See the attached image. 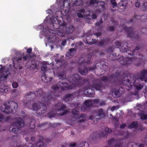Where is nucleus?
I'll return each mask as SVG.
<instances>
[{
    "instance_id": "obj_54",
    "label": "nucleus",
    "mask_w": 147,
    "mask_h": 147,
    "mask_svg": "<svg viewBox=\"0 0 147 147\" xmlns=\"http://www.w3.org/2000/svg\"><path fill=\"white\" fill-rule=\"evenodd\" d=\"M103 22V21L102 19L100 20L99 21L96 22L95 24V25L96 26H99L100 24H102Z\"/></svg>"
},
{
    "instance_id": "obj_45",
    "label": "nucleus",
    "mask_w": 147,
    "mask_h": 147,
    "mask_svg": "<svg viewBox=\"0 0 147 147\" xmlns=\"http://www.w3.org/2000/svg\"><path fill=\"white\" fill-rule=\"evenodd\" d=\"M9 118V117L7 116L5 117H4L3 115H0V121H3V120H8Z\"/></svg>"
},
{
    "instance_id": "obj_24",
    "label": "nucleus",
    "mask_w": 147,
    "mask_h": 147,
    "mask_svg": "<svg viewBox=\"0 0 147 147\" xmlns=\"http://www.w3.org/2000/svg\"><path fill=\"white\" fill-rule=\"evenodd\" d=\"M74 98V94L72 93H67L65 94L63 100L66 102H67L70 100H71Z\"/></svg>"
},
{
    "instance_id": "obj_3",
    "label": "nucleus",
    "mask_w": 147,
    "mask_h": 147,
    "mask_svg": "<svg viewBox=\"0 0 147 147\" xmlns=\"http://www.w3.org/2000/svg\"><path fill=\"white\" fill-rule=\"evenodd\" d=\"M66 108L64 105L63 104L60 106V103H58L55 105L53 110L48 113L47 115L50 119L54 117L57 114L60 116H63L67 112Z\"/></svg>"
},
{
    "instance_id": "obj_34",
    "label": "nucleus",
    "mask_w": 147,
    "mask_h": 147,
    "mask_svg": "<svg viewBox=\"0 0 147 147\" xmlns=\"http://www.w3.org/2000/svg\"><path fill=\"white\" fill-rule=\"evenodd\" d=\"M91 58V56H88V57H87L84 59L82 58L83 60H82V63H86L88 64L89 63H90Z\"/></svg>"
},
{
    "instance_id": "obj_31",
    "label": "nucleus",
    "mask_w": 147,
    "mask_h": 147,
    "mask_svg": "<svg viewBox=\"0 0 147 147\" xmlns=\"http://www.w3.org/2000/svg\"><path fill=\"white\" fill-rule=\"evenodd\" d=\"M91 36L90 35L89 36H87L86 37V41L87 44L89 45H91L93 44H94L96 42V40L95 39H92V41H89V38H90V36Z\"/></svg>"
},
{
    "instance_id": "obj_18",
    "label": "nucleus",
    "mask_w": 147,
    "mask_h": 147,
    "mask_svg": "<svg viewBox=\"0 0 147 147\" xmlns=\"http://www.w3.org/2000/svg\"><path fill=\"white\" fill-rule=\"evenodd\" d=\"M57 67H61L62 65H64V60L63 59V57L59 55H57L55 59Z\"/></svg>"
},
{
    "instance_id": "obj_19",
    "label": "nucleus",
    "mask_w": 147,
    "mask_h": 147,
    "mask_svg": "<svg viewBox=\"0 0 147 147\" xmlns=\"http://www.w3.org/2000/svg\"><path fill=\"white\" fill-rule=\"evenodd\" d=\"M124 29L125 31L127 32V37H130L131 38H135L137 39L139 37L138 35H136V37L134 36V33L133 32L132 28L130 27H125Z\"/></svg>"
},
{
    "instance_id": "obj_9",
    "label": "nucleus",
    "mask_w": 147,
    "mask_h": 147,
    "mask_svg": "<svg viewBox=\"0 0 147 147\" xmlns=\"http://www.w3.org/2000/svg\"><path fill=\"white\" fill-rule=\"evenodd\" d=\"M16 119L17 121L14 124L16 127L12 128V132L15 134L17 133L19 129L24 126V121L22 118L18 117Z\"/></svg>"
},
{
    "instance_id": "obj_29",
    "label": "nucleus",
    "mask_w": 147,
    "mask_h": 147,
    "mask_svg": "<svg viewBox=\"0 0 147 147\" xmlns=\"http://www.w3.org/2000/svg\"><path fill=\"white\" fill-rule=\"evenodd\" d=\"M138 126V121H137L133 122L130 124L129 125L128 127L130 129L132 128L137 129Z\"/></svg>"
},
{
    "instance_id": "obj_39",
    "label": "nucleus",
    "mask_w": 147,
    "mask_h": 147,
    "mask_svg": "<svg viewBox=\"0 0 147 147\" xmlns=\"http://www.w3.org/2000/svg\"><path fill=\"white\" fill-rule=\"evenodd\" d=\"M24 106L28 108H30V105L31 104V102L30 100H27L26 101L25 100L24 101Z\"/></svg>"
},
{
    "instance_id": "obj_32",
    "label": "nucleus",
    "mask_w": 147,
    "mask_h": 147,
    "mask_svg": "<svg viewBox=\"0 0 147 147\" xmlns=\"http://www.w3.org/2000/svg\"><path fill=\"white\" fill-rule=\"evenodd\" d=\"M72 114L74 116L76 119H78L79 117V112L75 109H73L71 111Z\"/></svg>"
},
{
    "instance_id": "obj_16",
    "label": "nucleus",
    "mask_w": 147,
    "mask_h": 147,
    "mask_svg": "<svg viewBox=\"0 0 147 147\" xmlns=\"http://www.w3.org/2000/svg\"><path fill=\"white\" fill-rule=\"evenodd\" d=\"M0 66L1 67L0 68V71L2 74L0 76V81H4L6 80L9 73L7 70L3 72V70L5 68V66L3 67L2 65H0Z\"/></svg>"
},
{
    "instance_id": "obj_14",
    "label": "nucleus",
    "mask_w": 147,
    "mask_h": 147,
    "mask_svg": "<svg viewBox=\"0 0 147 147\" xmlns=\"http://www.w3.org/2000/svg\"><path fill=\"white\" fill-rule=\"evenodd\" d=\"M118 60L121 65L127 66L131 64L132 61V57L129 58L128 57H124L122 56L119 58Z\"/></svg>"
},
{
    "instance_id": "obj_35",
    "label": "nucleus",
    "mask_w": 147,
    "mask_h": 147,
    "mask_svg": "<svg viewBox=\"0 0 147 147\" xmlns=\"http://www.w3.org/2000/svg\"><path fill=\"white\" fill-rule=\"evenodd\" d=\"M103 63V62H100V64L102 65V69L105 71H107L108 69V63Z\"/></svg>"
},
{
    "instance_id": "obj_8",
    "label": "nucleus",
    "mask_w": 147,
    "mask_h": 147,
    "mask_svg": "<svg viewBox=\"0 0 147 147\" xmlns=\"http://www.w3.org/2000/svg\"><path fill=\"white\" fill-rule=\"evenodd\" d=\"M68 81L72 85L76 86H80L82 82V78L77 74H76L68 78Z\"/></svg>"
},
{
    "instance_id": "obj_47",
    "label": "nucleus",
    "mask_w": 147,
    "mask_h": 147,
    "mask_svg": "<svg viewBox=\"0 0 147 147\" xmlns=\"http://www.w3.org/2000/svg\"><path fill=\"white\" fill-rule=\"evenodd\" d=\"M105 102L104 101H102L101 102H100V100L99 99V102H98L96 105H98L97 107H101L104 106L105 105Z\"/></svg>"
},
{
    "instance_id": "obj_50",
    "label": "nucleus",
    "mask_w": 147,
    "mask_h": 147,
    "mask_svg": "<svg viewBox=\"0 0 147 147\" xmlns=\"http://www.w3.org/2000/svg\"><path fill=\"white\" fill-rule=\"evenodd\" d=\"M12 87L13 88H16L19 86L18 83L16 82H14L12 84Z\"/></svg>"
},
{
    "instance_id": "obj_61",
    "label": "nucleus",
    "mask_w": 147,
    "mask_h": 147,
    "mask_svg": "<svg viewBox=\"0 0 147 147\" xmlns=\"http://www.w3.org/2000/svg\"><path fill=\"white\" fill-rule=\"evenodd\" d=\"M111 2L113 5V6L112 7L113 8L114 7V6H116L117 5V3L115 2V0H111Z\"/></svg>"
},
{
    "instance_id": "obj_63",
    "label": "nucleus",
    "mask_w": 147,
    "mask_h": 147,
    "mask_svg": "<svg viewBox=\"0 0 147 147\" xmlns=\"http://www.w3.org/2000/svg\"><path fill=\"white\" fill-rule=\"evenodd\" d=\"M77 16L79 18H83L84 15L81 13H78L77 14Z\"/></svg>"
},
{
    "instance_id": "obj_21",
    "label": "nucleus",
    "mask_w": 147,
    "mask_h": 147,
    "mask_svg": "<svg viewBox=\"0 0 147 147\" xmlns=\"http://www.w3.org/2000/svg\"><path fill=\"white\" fill-rule=\"evenodd\" d=\"M76 48H71L68 49L69 51L65 55L66 58L67 59H71L72 57L74 56L76 51Z\"/></svg>"
},
{
    "instance_id": "obj_4",
    "label": "nucleus",
    "mask_w": 147,
    "mask_h": 147,
    "mask_svg": "<svg viewBox=\"0 0 147 147\" xmlns=\"http://www.w3.org/2000/svg\"><path fill=\"white\" fill-rule=\"evenodd\" d=\"M1 109L4 113H14L18 110V105L16 102L13 101L6 102L3 104Z\"/></svg>"
},
{
    "instance_id": "obj_17",
    "label": "nucleus",
    "mask_w": 147,
    "mask_h": 147,
    "mask_svg": "<svg viewBox=\"0 0 147 147\" xmlns=\"http://www.w3.org/2000/svg\"><path fill=\"white\" fill-rule=\"evenodd\" d=\"M26 67L30 69H34L38 67V65L34 60L32 59L27 62Z\"/></svg>"
},
{
    "instance_id": "obj_64",
    "label": "nucleus",
    "mask_w": 147,
    "mask_h": 147,
    "mask_svg": "<svg viewBox=\"0 0 147 147\" xmlns=\"http://www.w3.org/2000/svg\"><path fill=\"white\" fill-rule=\"evenodd\" d=\"M32 49L31 48H28L26 52L28 54L30 53L32 51Z\"/></svg>"
},
{
    "instance_id": "obj_40",
    "label": "nucleus",
    "mask_w": 147,
    "mask_h": 147,
    "mask_svg": "<svg viewBox=\"0 0 147 147\" xmlns=\"http://www.w3.org/2000/svg\"><path fill=\"white\" fill-rule=\"evenodd\" d=\"M66 74L65 72L63 71L58 73L57 74V77L61 79L63 77L65 76Z\"/></svg>"
},
{
    "instance_id": "obj_49",
    "label": "nucleus",
    "mask_w": 147,
    "mask_h": 147,
    "mask_svg": "<svg viewBox=\"0 0 147 147\" xmlns=\"http://www.w3.org/2000/svg\"><path fill=\"white\" fill-rule=\"evenodd\" d=\"M142 8L143 10L147 11V2H146L143 3Z\"/></svg>"
},
{
    "instance_id": "obj_55",
    "label": "nucleus",
    "mask_w": 147,
    "mask_h": 147,
    "mask_svg": "<svg viewBox=\"0 0 147 147\" xmlns=\"http://www.w3.org/2000/svg\"><path fill=\"white\" fill-rule=\"evenodd\" d=\"M114 141V139L113 138H111L109 140L107 143L109 145H110L112 144Z\"/></svg>"
},
{
    "instance_id": "obj_12",
    "label": "nucleus",
    "mask_w": 147,
    "mask_h": 147,
    "mask_svg": "<svg viewBox=\"0 0 147 147\" xmlns=\"http://www.w3.org/2000/svg\"><path fill=\"white\" fill-rule=\"evenodd\" d=\"M91 87L97 90L102 91L105 88L99 80L95 78L93 81Z\"/></svg>"
},
{
    "instance_id": "obj_44",
    "label": "nucleus",
    "mask_w": 147,
    "mask_h": 147,
    "mask_svg": "<svg viewBox=\"0 0 147 147\" xmlns=\"http://www.w3.org/2000/svg\"><path fill=\"white\" fill-rule=\"evenodd\" d=\"M85 18H86L87 19L89 18V17L90 16V11L88 9H86V10H85V13L84 15Z\"/></svg>"
},
{
    "instance_id": "obj_56",
    "label": "nucleus",
    "mask_w": 147,
    "mask_h": 147,
    "mask_svg": "<svg viewBox=\"0 0 147 147\" xmlns=\"http://www.w3.org/2000/svg\"><path fill=\"white\" fill-rule=\"evenodd\" d=\"M105 130L107 133H110L112 132L111 129L107 127H106L105 128Z\"/></svg>"
},
{
    "instance_id": "obj_30",
    "label": "nucleus",
    "mask_w": 147,
    "mask_h": 147,
    "mask_svg": "<svg viewBox=\"0 0 147 147\" xmlns=\"http://www.w3.org/2000/svg\"><path fill=\"white\" fill-rule=\"evenodd\" d=\"M74 26L71 25L68 27L66 26L65 28V31L68 34L71 33L74 31Z\"/></svg>"
},
{
    "instance_id": "obj_46",
    "label": "nucleus",
    "mask_w": 147,
    "mask_h": 147,
    "mask_svg": "<svg viewBox=\"0 0 147 147\" xmlns=\"http://www.w3.org/2000/svg\"><path fill=\"white\" fill-rule=\"evenodd\" d=\"M98 0H90L89 2V4L90 5H93L96 3H98Z\"/></svg>"
},
{
    "instance_id": "obj_2",
    "label": "nucleus",
    "mask_w": 147,
    "mask_h": 147,
    "mask_svg": "<svg viewBox=\"0 0 147 147\" xmlns=\"http://www.w3.org/2000/svg\"><path fill=\"white\" fill-rule=\"evenodd\" d=\"M139 80L147 82V70H142L138 75V79L136 80L134 78L130 77L129 79L128 76H126L123 79L122 83L128 87L134 85L136 88L140 90L143 88L144 86L140 82H137Z\"/></svg>"
},
{
    "instance_id": "obj_60",
    "label": "nucleus",
    "mask_w": 147,
    "mask_h": 147,
    "mask_svg": "<svg viewBox=\"0 0 147 147\" xmlns=\"http://www.w3.org/2000/svg\"><path fill=\"white\" fill-rule=\"evenodd\" d=\"M141 31L142 33L146 34L147 32V28H142L141 30Z\"/></svg>"
},
{
    "instance_id": "obj_48",
    "label": "nucleus",
    "mask_w": 147,
    "mask_h": 147,
    "mask_svg": "<svg viewBox=\"0 0 147 147\" xmlns=\"http://www.w3.org/2000/svg\"><path fill=\"white\" fill-rule=\"evenodd\" d=\"M47 66L45 64H43L42 65L41 67V69L42 71H44V72H46L47 70Z\"/></svg>"
},
{
    "instance_id": "obj_15",
    "label": "nucleus",
    "mask_w": 147,
    "mask_h": 147,
    "mask_svg": "<svg viewBox=\"0 0 147 147\" xmlns=\"http://www.w3.org/2000/svg\"><path fill=\"white\" fill-rule=\"evenodd\" d=\"M99 102V99H94L93 100L88 99L84 101V104L87 109H90L93 106V104H97Z\"/></svg>"
},
{
    "instance_id": "obj_1",
    "label": "nucleus",
    "mask_w": 147,
    "mask_h": 147,
    "mask_svg": "<svg viewBox=\"0 0 147 147\" xmlns=\"http://www.w3.org/2000/svg\"><path fill=\"white\" fill-rule=\"evenodd\" d=\"M44 92L42 88H39L37 89L35 92H30L26 94V96H29L33 95L36 96L40 98L42 103L38 102H34L32 105V110L34 111H39L42 107V109L41 111V113L38 114L40 115H43L46 112L47 109V106L48 105L51 103L48 101L46 97L43 94Z\"/></svg>"
},
{
    "instance_id": "obj_36",
    "label": "nucleus",
    "mask_w": 147,
    "mask_h": 147,
    "mask_svg": "<svg viewBox=\"0 0 147 147\" xmlns=\"http://www.w3.org/2000/svg\"><path fill=\"white\" fill-rule=\"evenodd\" d=\"M139 115L141 120H144L147 119V115L144 113L143 112L140 113Z\"/></svg>"
},
{
    "instance_id": "obj_33",
    "label": "nucleus",
    "mask_w": 147,
    "mask_h": 147,
    "mask_svg": "<svg viewBox=\"0 0 147 147\" xmlns=\"http://www.w3.org/2000/svg\"><path fill=\"white\" fill-rule=\"evenodd\" d=\"M127 3L126 1H121L119 4V5L120 7H121V9H125L127 5Z\"/></svg>"
},
{
    "instance_id": "obj_38",
    "label": "nucleus",
    "mask_w": 147,
    "mask_h": 147,
    "mask_svg": "<svg viewBox=\"0 0 147 147\" xmlns=\"http://www.w3.org/2000/svg\"><path fill=\"white\" fill-rule=\"evenodd\" d=\"M37 147H47V144L42 142H38L36 144Z\"/></svg>"
},
{
    "instance_id": "obj_13",
    "label": "nucleus",
    "mask_w": 147,
    "mask_h": 147,
    "mask_svg": "<svg viewBox=\"0 0 147 147\" xmlns=\"http://www.w3.org/2000/svg\"><path fill=\"white\" fill-rule=\"evenodd\" d=\"M124 91V89L123 87H120L118 89L113 88L112 89V94L114 97L118 98L119 97Z\"/></svg>"
},
{
    "instance_id": "obj_57",
    "label": "nucleus",
    "mask_w": 147,
    "mask_h": 147,
    "mask_svg": "<svg viewBox=\"0 0 147 147\" xmlns=\"http://www.w3.org/2000/svg\"><path fill=\"white\" fill-rule=\"evenodd\" d=\"M107 52H109L110 53L113 52V49L111 47H108L107 49Z\"/></svg>"
},
{
    "instance_id": "obj_26",
    "label": "nucleus",
    "mask_w": 147,
    "mask_h": 147,
    "mask_svg": "<svg viewBox=\"0 0 147 147\" xmlns=\"http://www.w3.org/2000/svg\"><path fill=\"white\" fill-rule=\"evenodd\" d=\"M36 122L35 120L34 119H32L30 120V130L32 132H34V128L35 127Z\"/></svg>"
},
{
    "instance_id": "obj_58",
    "label": "nucleus",
    "mask_w": 147,
    "mask_h": 147,
    "mask_svg": "<svg viewBox=\"0 0 147 147\" xmlns=\"http://www.w3.org/2000/svg\"><path fill=\"white\" fill-rule=\"evenodd\" d=\"M87 108L86 107V106L84 105L83 106H82L80 108V109L81 111H84L87 109Z\"/></svg>"
},
{
    "instance_id": "obj_41",
    "label": "nucleus",
    "mask_w": 147,
    "mask_h": 147,
    "mask_svg": "<svg viewBox=\"0 0 147 147\" xmlns=\"http://www.w3.org/2000/svg\"><path fill=\"white\" fill-rule=\"evenodd\" d=\"M86 117V115L85 114H82L80 116L79 115V117L78 118L80 119L81 118H82L81 119L79 120V122L80 123L84 122L85 121V120L84 118Z\"/></svg>"
},
{
    "instance_id": "obj_20",
    "label": "nucleus",
    "mask_w": 147,
    "mask_h": 147,
    "mask_svg": "<svg viewBox=\"0 0 147 147\" xmlns=\"http://www.w3.org/2000/svg\"><path fill=\"white\" fill-rule=\"evenodd\" d=\"M57 23H53L51 24V25L55 29H58L60 28V26H65V24L63 21H61L60 20H57Z\"/></svg>"
},
{
    "instance_id": "obj_11",
    "label": "nucleus",
    "mask_w": 147,
    "mask_h": 147,
    "mask_svg": "<svg viewBox=\"0 0 147 147\" xmlns=\"http://www.w3.org/2000/svg\"><path fill=\"white\" fill-rule=\"evenodd\" d=\"M127 42H124L123 43H122V45L121 43L120 44V45H121L120 46L121 49H120V52L121 53H126L129 55H134V54L136 51L135 49H134L133 50L132 52L129 49H128L127 46Z\"/></svg>"
},
{
    "instance_id": "obj_37",
    "label": "nucleus",
    "mask_w": 147,
    "mask_h": 147,
    "mask_svg": "<svg viewBox=\"0 0 147 147\" xmlns=\"http://www.w3.org/2000/svg\"><path fill=\"white\" fill-rule=\"evenodd\" d=\"M89 144L87 142H82L78 145V147H88Z\"/></svg>"
},
{
    "instance_id": "obj_22",
    "label": "nucleus",
    "mask_w": 147,
    "mask_h": 147,
    "mask_svg": "<svg viewBox=\"0 0 147 147\" xmlns=\"http://www.w3.org/2000/svg\"><path fill=\"white\" fill-rule=\"evenodd\" d=\"M84 94L88 97H94L95 94L94 90L90 88H88L85 90Z\"/></svg>"
},
{
    "instance_id": "obj_5",
    "label": "nucleus",
    "mask_w": 147,
    "mask_h": 147,
    "mask_svg": "<svg viewBox=\"0 0 147 147\" xmlns=\"http://www.w3.org/2000/svg\"><path fill=\"white\" fill-rule=\"evenodd\" d=\"M121 72L119 70H117L115 72L109 76H103L100 78V80L103 82H108L113 84L114 83H117L119 81Z\"/></svg>"
},
{
    "instance_id": "obj_7",
    "label": "nucleus",
    "mask_w": 147,
    "mask_h": 147,
    "mask_svg": "<svg viewBox=\"0 0 147 147\" xmlns=\"http://www.w3.org/2000/svg\"><path fill=\"white\" fill-rule=\"evenodd\" d=\"M105 115L103 110L100 109L94 111L92 113V115L89 117V119L93 120V123H96L98 120L101 118L103 117Z\"/></svg>"
},
{
    "instance_id": "obj_27",
    "label": "nucleus",
    "mask_w": 147,
    "mask_h": 147,
    "mask_svg": "<svg viewBox=\"0 0 147 147\" xmlns=\"http://www.w3.org/2000/svg\"><path fill=\"white\" fill-rule=\"evenodd\" d=\"M78 70L81 75H86L87 73L88 69L86 67L84 66L83 69H81L80 67H78Z\"/></svg>"
},
{
    "instance_id": "obj_51",
    "label": "nucleus",
    "mask_w": 147,
    "mask_h": 147,
    "mask_svg": "<svg viewBox=\"0 0 147 147\" xmlns=\"http://www.w3.org/2000/svg\"><path fill=\"white\" fill-rule=\"evenodd\" d=\"M108 28L109 31L111 32L114 31L115 30V27L114 26H110Z\"/></svg>"
},
{
    "instance_id": "obj_25",
    "label": "nucleus",
    "mask_w": 147,
    "mask_h": 147,
    "mask_svg": "<svg viewBox=\"0 0 147 147\" xmlns=\"http://www.w3.org/2000/svg\"><path fill=\"white\" fill-rule=\"evenodd\" d=\"M45 73L43 72L42 73V75L41 76V79L42 80L45 82H51L52 80V78L51 77H49L46 75Z\"/></svg>"
},
{
    "instance_id": "obj_28",
    "label": "nucleus",
    "mask_w": 147,
    "mask_h": 147,
    "mask_svg": "<svg viewBox=\"0 0 147 147\" xmlns=\"http://www.w3.org/2000/svg\"><path fill=\"white\" fill-rule=\"evenodd\" d=\"M8 86L5 85H0V92L3 93H6L8 90Z\"/></svg>"
},
{
    "instance_id": "obj_62",
    "label": "nucleus",
    "mask_w": 147,
    "mask_h": 147,
    "mask_svg": "<svg viewBox=\"0 0 147 147\" xmlns=\"http://www.w3.org/2000/svg\"><path fill=\"white\" fill-rule=\"evenodd\" d=\"M86 9H81L79 10L80 13H81L83 15L85 14Z\"/></svg>"
},
{
    "instance_id": "obj_42",
    "label": "nucleus",
    "mask_w": 147,
    "mask_h": 147,
    "mask_svg": "<svg viewBox=\"0 0 147 147\" xmlns=\"http://www.w3.org/2000/svg\"><path fill=\"white\" fill-rule=\"evenodd\" d=\"M132 147H144V145L143 144H139L134 143L133 144H132Z\"/></svg>"
},
{
    "instance_id": "obj_10",
    "label": "nucleus",
    "mask_w": 147,
    "mask_h": 147,
    "mask_svg": "<svg viewBox=\"0 0 147 147\" xmlns=\"http://www.w3.org/2000/svg\"><path fill=\"white\" fill-rule=\"evenodd\" d=\"M66 79H62L59 81L58 83L60 88L62 90H71L74 88V87L71 85H69L66 82Z\"/></svg>"
},
{
    "instance_id": "obj_43",
    "label": "nucleus",
    "mask_w": 147,
    "mask_h": 147,
    "mask_svg": "<svg viewBox=\"0 0 147 147\" xmlns=\"http://www.w3.org/2000/svg\"><path fill=\"white\" fill-rule=\"evenodd\" d=\"M83 3L82 1V0H76L74 3L75 5L78 6L82 5Z\"/></svg>"
},
{
    "instance_id": "obj_53",
    "label": "nucleus",
    "mask_w": 147,
    "mask_h": 147,
    "mask_svg": "<svg viewBox=\"0 0 147 147\" xmlns=\"http://www.w3.org/2000/svg\"><path fill=\"white\" fill-rule=\"evenodd\" d=\"M136 18L135 17L134 18L130 19L127 21V23L128 24H129L131 22H133L134 21H136L135 20H136Z\"/></svg>"
},
{
    "instance_id": "obj_23",
    "label": "nucleus",
    "mask_w": 147,
    "mask_h": 147,
    "mask_svg": "<svg viewBox=\"0 0 147 147\" xmlns=\"http://www.w3.org/2000/svg\"><path fill=\"white\" fill-rule=\"evenodd\" d=\"M110 41V39L109 38H103L101 40L98 42L99 46L102 47L106 46Z\"/></svg>"
},
{
    "instance_id": "obj_52",
    "label": "nucleus",
    "mask_w": 147,
    "mask_h": 147,
    "mask_svg": "<svg viewBox=\"0 0 147 147\" xmlns=\"http://www.w3.org/2000/svg\"><path fill=\"white\" fill-rule=\"evenodd\" d=\"M32 57V56L30 54H28L24 56L23 57V59L24 60H26L28 58Z\"/></svg>"
},
{
    "instance_id": "obj_59",
    "label": "nucleus",
    "mask_w": 147,
    "mask_h": 147,
    "mask_svg": "<svg viewBox=\"0 0 147 147\" xmlns=\"http://www.w3.org/2000/svg\"><path fill=\"white\" fill-rule=\"evenodd\" d=\"M48 124V123L47 122H43L42 123H41L40 125H39V126L40 127H41L42 126H45V125H47V124Z\"/></svg>"
},
{
    "instance_id": "obj_6",
    "label": "nucleus",
    "mask_w": 147,
    "mask_h": 147,
    "mask_svg": "<svg viewBox=\"0 0 147 147\" xmlns=\"http://www.w3.org/2000/svg\"><path fill=\"white\" fill-rule=\"evenodd\" d=\"M60 88L57 83L52 86V89L53 92H49V93H45L44 92L43 94L45 96H47L46 99L49 102L52 100H53L54 97H57L59 96V90Z\"/></svg>"
}]
</instances>
